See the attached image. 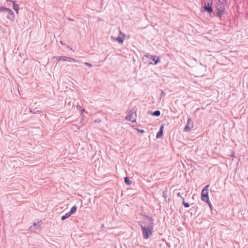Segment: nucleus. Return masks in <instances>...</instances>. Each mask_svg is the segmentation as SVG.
Masks as SVG:
<instances>
[{"instance_id":"nucleus-12","label":"nucleus","mask_w":248,"mask_h":248,"mask_svg":"<svg viewBox=\"0 0 248 248\" xmlns=\"http://www.w3.org/2000/svg\"><path fill=\"white\" fill-rule=\"evenodd\" d=\"M163 126L162 125L160 127L159 131L157 132V133L156 134V138H160L162 136L163 132Z\"/></svg>"},{"instance_id":"nucleus-22","label":"nucleus","mask_w":248,"mask_h":248,"mask_svg":"<svg viewBox=\"0 0 248 248\" xmlns=\"http://www.w3.org/2000/svg\"><path fill=\"white\" fill-rule=\"evenodd\" d=\"M207 203H208L209 206L210 207V209H212V205L210 202V200H209V201H207L206 202H205Z\"/></svg>"},{"instance_id":"nucleus-1","label":"nucleus","mask_w":248,"mask_h":248,"mask_svg":"<svg viewBox=\"0 0 248 248\" xmlns=\"http://www.w3.org/2000/svg\"><path fill=\"white\" fill-rule=\"evenodd\" d=\"M147 221L139 222V225L142 230L143 237L144 239L149 238L152 234V231L154 228L153 219L152 217H147Z\"/></svg>"},{"instance_id":"nucleus-7","label":"nucleus","mask_w":248,"mask_h":248,"mask_svg":"<svg viewBox=\"0 0 248 248\" xmlns=\"http://www.w3.org/2000/svg\"><path fill=\"white\" fill-rule=\"evenodd\" d=\"M193 127V123L190 118L187 119L186 125L185 127L184 131L185 132H189Z\"/></svg>"},{"instance_id":"nucleus-11","label":"nucleus","mask_w":248,"mask_h":248,"mask_svg":"<svg viewBox=\"0 0 248 248\" xmlns=\"http://www.w3.org/2000/svg\"><path fill=\"white\" fill-rule=\"evenodd\" d=\"M7 13L8 14L7 18L10 20L13 21L15 18V15L13 11L10 9Z\"/></svg>"},{"instance_id":"nucleus-9","label":"nucleus","mask_w":248,"mask_h":248,"mask_svg":"<svg viewBox=\"0 0 248 248\" xmlns=\"http://www.w3.org/2000/svg\"><path fill=\"white\" fill-rule=\"evenodd\" d=\"M120 35H121V36H118L116 38H115V37H114L113 36H111V38L113 39V40H115L116 41H117L120 44H123V43L124 42V40L125 38V34L124 33L120 31Z\"/></svg>"},{"instance_id":"nucleus-26","label":"nucleus","mask_w":248,"mask_h":248,"mask_svg":"<svg viewBox=\"0 0 248 248\" xmlns=\"http://www.w3.org/2000/svg\"><path fill=\"white\" fill-rule=\"evenodd\" d=\"M163 195H164V196L165 195L164 192H163Z\"/></svg>"},{"instance_id":"nucleus-13","label":"nucleus","mask_w":248,"mask_h":248,"mask_svg":"<svg viewBox=\"0 0 248 248\" xmlns=\"http://www.w3.org/2000/svg\"><path fill=\"white\" fill-rule=\"evenodd\" d=\"M10 1L13 3V9L14 10L19 9L18 5L16 2V1L10 0Z\"/></svg>"},{"instance_id":"nucleus-6","label":"nucleus","mask_w":248,"mask_h":248,"mask_svg":"<svg viewBox=\"0 0 248 248\" xmlns=\"http://www.w3.org/2000/svg\"><path fill=\"white\" fill-rule=\"evenodd\" d=\"M57 60L58 61H68L69 62H78V61L76 60L75 59L72 58H70L66 56H58L57 57Z\"/></svg>"},{"instance_id":"nucleus-15","label":"nucleus","mask_w":248,"mask_h":248,"mask_svg":"<svg viewBox=\"0 0 248 248\" xmlns=\"http://www.w3.org/2000/svg\"><path fill=\"white\" fill-rule=\"evenodd\" d=\"M70 216H71V215L69 214V213H66L65 215H64L61 217V219L62 220H64L66 218H68Z\"/></svg>"},{"instance_id":"nucleus-24","label":"nucleus","mask_w":248,"mask_h":248,"mask_svg":"<svg viewBox=\"0 0 248 248\" xmlns=\"http://www.w3.org/2000/svg\"><path fill=\"white\" fill-rule=\"evenodd\" d=\"M177 196H178V197H180L181 198V197H182L181 196V193H180V192H178V193H177Z\"/></svg>"},{"instance_id":"nucleus-20","label":"nucleus","mask_w":248,"mask_h":248,"mask_svg":"<svg viewBox=\"0 0 248 248\" xmlns=\"http://www.w3.org/2000/svg\"><path fill=\"white\" fill-rule=\"evenodd\" d=\"M77 108L79 110L81 114H82L85 111L84 109L82 108V107L79 105H78Z\"/></svg>"},{"instance_id":"nucleus-25","label":"nucleus","mask_w":248,"mask_h":248,"mask_svg":"<svg viewBox=\"0 0 248 248\" xmlns=\"http://www.w3.org/2000/svg\"><path fill=\"white\" fill-rule=\"evenodd\" d=\"M19 9H17L14 10L16 11V14H18Z\"/></svg>"},{"instance_id":"nucleus-3","label":"nucleus","mask_w":248,"mask_h":248,"mask_svg":"<svg viewBox=\"0 0 248 248\" xmlns=\"http://www.w3.org/2000/svg\"><path fill=\"white\" fill-rule=\"evenodd\" d=\"M209 185H206L202 190L201 193V199L202 201L206 202L209 201L208 188Z\"/></svg>"},{"instance_id":"nucleus-10","label":"nucleus","mask_w":248,"mask_h":248,"mask_svg":"<svg viewBox=\"0 0 248 248\" xmlns=\"http://www.w3.org/2000/svg\"><path fill=\"white\" fill-rule=\"evenodd\" d=\"M212 1L211 3H208L207 5L205 3L204 6V10L207 11L208 13L210 14L213 12L212 7Z\"/></svg>"},{"instance_id":"nucleus-23","label":"nucleus","mask_w":248,"mask_h":248,"mask_svg":"<svg viewBox=\"0 0 248 248\" xmlns=\"http://www.w3.org/2000/svg\"><path fill=\"white\" fill-rule=\"evenodd\" d=\"M84 64L87 66H88L89 67H92V66H93V65L91 63L87 62H85Z\"/></svg>"},{"instance_id":"nucleus-5","label":"nucleus","mask_w":248,"mask_h":248,"mask_svg":"<svg viewBox=\"0 0 248 248\" xmlns=\"http://www.w3.org/2000/svg\"><path fill=\"white\" fill-rule=\"evenodd\" d=\"M29 229L31 232H33L38 233L41 232V227L38 224V223H33L32 225L30 227Z\"/></svg>"},{"instance_id":"nucleus-8","label":"nucleus","mask_w":248,"mask_h":248,"mask_svg":"<svg viewBox=\"0 0 248 248\" xmlns=\"http://www.w3.org/2000/svg\"><path fill=\"white\" fill-rule=\"evenodd\" d=\"M144 57H146L148 58H150V59L152 60L155 62L154 64H156L157 63L160 62V58L154 55H150L149 54H146L144 55Z\"/></svg>"},{"instance_id":"nucleus-19","label":"nucleus","mask_w":248,"mask_h":248,"mask_svg":"<svg viewBox=\"0 0 248 248\" xmlns=\"http://www.w3.org/2000/svg\"><path fill=\"white\" fill-rule=\"evenodd\" d=\"M124 183L126 185H130L132 183V181H131L127 177H124Z\"/></svg>"},{"instance_id":"nucleus-2","label":"nucleus","mask_w":248,"mask_h":248,"mask_svg":"<svg viewBox=\"0 0 248 248\" xmlns=\"http://www.w3.org/2000/svg\"><path fill=\"white\" fill-rule=\"evenodd\" d=\"M225 3L223 2L220 1V0L217 2L216 4V9L217 10V16L221 17L223 15H224L226 13L225 10Z\"/></svg>"},{"instance_id":"nucleus-17","label":"nucleus","mask_w":248,"mask_h":248,"mask_svg":"<svg viewBox=\"0 0 248 248\" xmlns=\"http://www.w3.org/2000/svg\"><path fill=\"white\" fill-rule=\"evenodd\" d=\"M160 113H161V112H160V110H155L154 112H152V114L153 116H155L158 117V116H160Z\"/></svg>"},{"instance_id":"nucleus-21","label":"nucleus","mask_w":248,"mask_h":248,"mask_svg":"<svg viewBox=\"0 0 248 248\" xmlns=\"http://www.w3.org/2000/svg\"><path fill=\"white\" fill-rule=\"evenodd\" d=\"M136 130L140 133L143 134L144 133V130L143 129H139L138 128H136Z\"/></svg>"},{"instance_id":"nucleus-16","label":"nucleus","mask_w":248,"mask_h":248,"mask_svg":"<svg viewBox=\"0 0 248 248\" xmlns=\"http://www.w3.org/2000/svg\"><path fill=\"white\" fill-rule=\"evenodd\" d=\"M183 201V204L186 208H188L190 206V205L188 203L185 202V199L184 197H181Z\"/></svg>"},{"instance_id":"nucleus-4","label":"nucleus","mask_w":248,"mask_h":248,"mask_svg":"<svg viewBox=\"0 0 248 248\" xmlns=\"http://www.w3.org/2000/svg\"><path fill=\"white\" fill-rule=\"evenodd\" d=\"M137 114L135 111L130 110L128 111L127 116L125 117V119L132 123L135 122L136 120Z\"/></svg>"},{"instance_id":"nucleus-14","label":"nucleus","mask_w":248,"mask_h":248,"mask_svg":"<svg viewBox=\"0 0 248 248\" xmlns=\"http://www.w3.org/2000/svg\"><path fill=\"white\" fill-rule=\"evenodd\" d=\"M77 209V207L76 206H73L70 209L69 212V214L71 215L72 214H74Z\"/></svg>"},{"instance_id":"nucleus-18","label":"nucleus","mask_w":248,"mask_h":248,"mask_svg":"<svg viewBox=\"0 0 248 248\" xmlns=\"http://www.w3.org/2000/svg\"><path fill=\"white\" fill-rule=\"evenodd\" d=\"M10 10V9L5 7V6H1L0 7V12H8V11Z\"/></svg>"}]
</instances>
